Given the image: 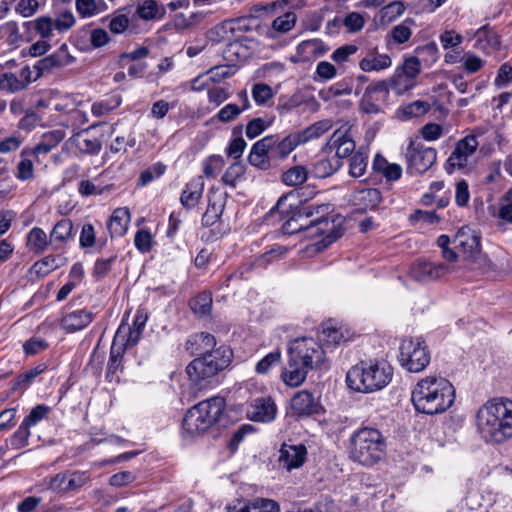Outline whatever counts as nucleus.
<instances>
[{
	"label": "nucleus",
	"instance_id": "obj_1",
	"mask_svg": "<svg viewBox=\"0 0 512 512\" xmlns=\"http://www.w3.org/2000/svg\"><path fill=\"white\" fill-rule=\"evenodd\" d=\"M411 401L416 411L436 415L448 410L455 401L452 383L441 376L420 379L412 389Z\"/></svg>",
	"mask_w": 512,
	"mask_h": 512
},
{
	"label": "nucleus",
	"instance_id": "obj_2",
	"mask_svg": "<svg viewBox=\"0 0 512 512\" xmlns=\"http://www.w3.org/2000/svg\"><path fill=\"white\" fill-rule=\"evenodd\" d=\"M476 427L486 442L502 443L512 437V401L501 398L486 402L477 412Z\"/></svg>",
	"mask_w": 512,
	"mask_h": 512
},
{
	"label": "nucleus",
	"instance_id": "obj_3",
	"mask_svg": "<svg viewBox=\"0 0 512 512\" xmlns=\"http://www.w3.org/2000/svg\"><path fill=\"white\" fill-rule=\"evenodd\" d=\"M331 211L330 204L305 203L297 207L293 215L282 226L283 232L293 234L298 231H308L311 236L327 234L328 243L333 242L340 233L333 231V220L328 214Z\"/></svg>",
	"mask_w": 512,
	"mask_h": 512
},
{
	"label": "nucleus",
	"instance_id": "obj_4",
	"mask_svg": "<svg viewBox=\"0 0 512 512\" xmlns=\"http://www.w3.org/2000/svg\"><path fill=\"white\" fill-rule=\"evenodd\" d=\"M393 375L392 367L385 361H361L346 374L349 389L358 393H371L386 387Z\"/></svg>",
	"mask_w": 512,
	"mask_h": 512
},
{
	"label": "nucleus",
	"instance_id": "obj_5",
	"mask_svg": "<svg viewBox=\"0 0 512 512\" xmlns=\"http://www.w3.org/2000/svg\"><path fill=\"white\" fill-rule=\"evenodd\" d=\"M385 449V437L376 428H359L350 437L349 456L361 465L377 463L384 456Z\"/></svg>",
	"mask_w": 512,
	"mask_h": 512
},
{
	"label": "nucleus",
	"instance_id": "obj_6",
	"mask_svg": "<svg viewBox=\"0 0 512 512\" xmlns=\"http://www.w3.org/2000/svg\"><path fill=\"white\" fill-rule=\"evenodd\" d=\"M223 397H212L190 408L183 419L182 428L190 436L204 433L216 424L225 409Z\"/></svg>",
	"mask_w": 512,
	"mask_h": 512
},
{
	"label": "nucleus",
	"instance_id": "obj_7",
	"mask_svg": "<svg viewBox=\"0 0 512 512\" xmlns=\"http://www.w3.org/2000/svg\"><path fill=\"white\" fill-rule=\"evenodd\" d=\"M232 352L227 347H219L215 351L195 358L186 367L189 379L200 384L202 381L216 376L231 362Z\"/></svg>",
	"mask_w": 512,
	"mask_h": 512
},
{
	"label": "nucleus",
	"instance_id": "obj_8",
	"mask_svg": "<svg viewBox=\"0 0 512 512\" xmlns=\"http://www.w3.org/2000/svg\"><path fill=\"white\" fill-rule=\"evenodd\" d=\"M76 24V17L70 9L58 11L55 17L40 16L32 21L24 22L25 27H33L42 39H52L56 35L65 34Z\"/></svg>",
	"mask_w": 512,
	"mask_h": 512
},
{
	"label": "nucleus",
	"instance_id": "obj_9",
	"mask_svg": "<svg viewBox=\"0 0 512 512\" xmlns=\"http://www.w3.org/2000/svg\"><path fill=\"white\" fill-rule=\"evenodd\" d=\"M430 352L421 338H405L399 347L400 365L411 373L423 371L430 363Z\"/></svg>",
	"mask_w": 512,
	"mask_h": 512
},
{
	"label": "nucleus",
	"instance_id": "obj_10",
	"mask_svg": "<svg viewBox=\"0 0 512 512\" xmlns=\"http://www.w3.org/2000/svg\"><path fill=\"white\" fill-rule=\"evenodd\" d=\"M289 356L309 370L326 368L324 350L313 338H300L290 343Z\"/></svg>",
	"mask_w": 512,
	"mask_h": 512
},
{
	"label": "nucleus",
	"instance_id": "obj_11",
	"mask_svg": "<svg viewBox=\"0 0 512 512\" xmlns=\"http://www.w3.org/2000/svg\"><path fill=\"white\" fill-rule=\"evenodd\" d=\"M479 147L476 134H469L460 139L452 153L444 164V169L448 174L456 171H462L469 165V158L476 152Z\"/></svg>",
	"mask_w": 512,
	"mask_h": 512
},
{
	"label": "nucleus",
	"instance_id": "obj_12",
	"mask_svg": "<svg viewBox=\"0 0 512 512\" xmlns=\"http://www.w3.org/2000/svg\"><path fill=\"white\" fill-rule=\"evenodd\" d=\"M407 171L411 175L422 174L429 170L435 163L437 151L435 148L426 147L421 143L411 142L406 154Z\"/></svg>",
	"mask_w": 512,
	"mask_h": 512
},
{
	"label": "nucleus",
	"instance_id": "obj_13",
	"mask_svg": "<svg viewBox=\"0 0 512 512\" xmlns=\"http://www.w3.org/2000/svg\"><path fill=\"white\" fill-rule=\"evenodd\" d=\"M421 71V63L418 57H410L406 59L402 65V72L396 73L391 79V91L397 95H402L406 91L412 89L415 85L414 79Z\"/></svg>",
	"mask_w": 512,
	"mask_h": 512
},
{
	"label": "nucleus",
	"instance_id": "obj_14",
	"mask_svg": "<svg viewBox=\"0 0 512 512\" xmlns=\"http://www.w3.org/2000/svg\"><path fill=\"white\" fill-rule=\"evenodd\" d=\"M90 480L86 471H65L51 477L48 489L56 493H68L83 487Z\"/></svg>",
	"mask_w": 512,
	"mask_h": 512
},
{
	"label": "nucleus",
	"instance_id": "obj_15",
	"mask_svg": "<svg viewBox=\"0 0 512 512\" xmlns=\"http://www.w3.org/2000/svg\"><path fill=\"white\" fill-rule=\"evenodd\" d=\"M450 266L443 263H434L426 260H417L412 264L409 275L416 281L428 282L437 280L451 273Z\"/></svg>",
	"mask_w": 512,
	"mask_h": 512
},
{
	"label": "nucleus",
	"instance_id": "obj_16",
	"mask_svg": "<svg viewBox=\"0 0 512 512\" xmlns=\"http://www.w3.org/2000/svg\"><path fill=\"white\" fill-rule=\"evenodd\" d=\"M266 137L269 142L271 155L274 161L286 159L298 146H300L295 132H291L285 136H281L280 134H271Z\"/></svg>",
	"mask_w": 512,
	"mask_h": 512
},
{
	"label": "nucleus",
	"instance_id": "obj_17",
	"mask_svg": "<svg viewBox=\"0 0 512 512\" xmlns=\"http://www.w3.org/2000/svg\"><path fill=\"white\" fill-rule=\"evenodd\" d=\"M147 319L148 317L143 311L137 310L132 326L121 323L114 337L117 341H123L126 345L133 347L138 343Z\"/></svg>",
	"mask_w": 512,
	"mask_h": 512
},
{
	"label": "nucleus",
	"instance_id": "obj_18",
	"mask_svg": "<svg viewBox=\"0 0 512 512\" xmlns=\"http://www.w3.org/2000/svg\"><path fill=\"white\" fill-rule=\"evenodd\" d=\"M246 414L254 422L268 423L275 419L277 406L271 397L256 398L248 406Z\"/></svg>",
	"mask_w": 512,
	"mask_h": 512
},
{
	"label": "nucleus",
	"instance_id": "obj_19",
	"mask_svg": "<svg viewBox=\"0 0 512 512\" xmlns=\"http://www.w3.org/2000/svg\"><path fill=\"white\" fill-rule=\"evenodd\" d=\"M328 51V47L320 39H310L300 42L296 46V52L290 57L292 63L311 62Z\"/></svg>",
	"mask_w": 512,
	"mask_h": 512
},
{
	"label": "nucleus",
	"instance_id": "obj_20",
	"mask_svg": "<svg viewBox=\"0 0 512 512\" xmlns=\"http://www.w3.org/2000/svg\"><path fill=\"white\" fill-rule=\"evenodd\" d=\"M355 149V142L344 131H335L323 148L324 154H332L340 161L349 156Z\"/></svg>",
	"mask_w": 512,
	"mask_h": 512
},
{
	"label": "nucleus",
	"instance_id": "obj_21",
	"mask_svg": "<svg viewBox=\"0 0 512 512\" xmlns=\"http://www.w3.org/2000/svg\"><path fill=\"white\" fill-rule=\"evenodd\" d=\"M291 409L298 416L315 415L323 410L319 400L307 390L299 391L292 397Z\"/></svg>",
	"mask_w": 512,
	"mask_h": 512
},
{
	"label": "nucleus",
	"instance_id": "obj_22",
	"mask_svg": "<svg viewBox=\"0 0 512 512\" xmlns=\"http://www.w3.org/2000/svg\"><path fill=\"white\" fill-rule=\"evenodd\" d=\"M454 244L467 258H474L480 252V237L470 227H462L454 238Z\"/></svg>",
	"mask_w": 512,
	"mask_h": 512
},
{
	"label": "nucleus",
	"instance_id": "obj_23",
	"mask_svg": "<svg viewBox=\"0 0 512 512\" xmlns=\"http://www.w3.org/2000/svg\"><path fill=\"white\" fill-rule=\"evenodd\" d=\"M248 161L252 166L264 171L273 167V163L275 161L271 155L269 142L266 136L252 145L248 155Z\"/></svg>",
	"mask_w": 512,
	"mask_h": 512
},
{
	"label": "nucleus",
	"instance_id": "obj_24",
	"mask_svg": "<svg viewBox=\"0 0 512 512\" xmlns=\"http://www.w3.org/2000/svg\"><path fill=\"white\" fill-rule=\"evenodd\" d=\"M307 455V449L303 444H283L280 449L279 462L288 471L297 469L303 465Z\"/></svg>",
	"mask_w": 512,
	"mask_h": 512
},
{
	"label": "nucleus",
	"instance_id": "obj_25",
	"mask_svg": "<svg viewBox=\"0 0 512 512\" xmlns=\"http://www.w3.org/2000/svg\"><path fill=\"white\" fill-rule=\"evenodd\" d=\"M94 316L93 312L86 309L71 311L63 315L60 326L66 332L74 333L87 327L93 321Z\"/></svg>",
	"mask_w": 512,
	"mask_h": 512
},
{
	"label": "nucleus",
	"instance_id": "obj_26",
	"mask_svg": "<svg viewBox=\"0 0 512 512\" xmlns=\"http://www.w3.org/2000/svg\"><path fill=\"white\" fill-rule=\"evenodd\" d=\"M216 339L212 334L201 332L191 335L186 341V350L199 357L215 351Z\"/></svg>",
	"mask_w": 512,
	"mask_h": 512
},
{
	"label": "nucleus",
	"instance_id": "obj_27",
	"mask_svg": "<svg viewBox=\"0 0 512 512\" xmlns=\"http://www.w3.org/2000/svg\"><path fill=\"white\" fill-rule=\"evenodd\" d=\"M130 219L131 215L127 207L116 208L107 223V229L110 236L114 238L121 237L126 234Z\"/></svg>",
	"mask_w": 512,
	"mask_h": 512
},
{
	"label": "nucleus",
	"instance_id": "obj_28",
	"mask_svg": "<svg viewBox=\"0 0 512 512\" xmlns=\"http://www.w3.org/2000/svg\"><path fill=\"white\" fill-rule=\"evenodd\" d=\"M204 185L202 176L192 178L181 193V204L187 209L195 207L203 195Z\"/></svg>",
	"mask_w": 512,
	"mask_h": 512
},
{
	"label": "nucleus",
	"instance_id": "obj_29",
	"mask_svg": "<svg viewBox=\"0 0 512 512\" xmlns=\"http://www.w3.org/2000/svg\"><path fill=\"white\" fill-rule=\"evenodd\" d=\"M392 60L388 54L378 53L376 49H371L360 60L359 68L363 72H380L391 66Z\"/></svg>",
	"mask_w": 512,
	"mask_h": 512
},
{
	"label": "nucleus",
	"instance_id": "obj_30",
	"mask_svg": "<svg viewBox=\"0 0 512 512\" xmlns=\"http://www.w3.org/2000/svg\"><path fill=\"white\" fill-rule=\"evenodd\" d=\"M228 512H280L278 502L268 498H255L245 502H239Z\"/></svg>",
	"mask_w": 512,
	"mask_h": 512
},
{
	"label": "nucleus",
	"instance_id": "obj_31",
	"mask_svg": "<svg viewBox=\"0 0 512 512\" xmlns=\"http://www.w3.org/2000/svg\"><path fill=\"white\" fill-rule=\"evenodd\" d=\"M309 369L289 356L287 365L283 368L281 378L289 387H298L306 379Z\"/></svg>",
	"mask_w": 512,
	"mask_h": 512
},
{
	"label": "nucleus",
	"instance_id": "obj_32",
	"mask_svg": "<svg viewBox=\"0 0 512 512\" xmlns=\"http://www.w3.org/2000/svg\"><path fill=\"white\" fill-rule=\"evenodd\" d=\"M391 90L386 82H378L374 86H369L360 102V109L366 114H377L380 112V106L374 102V94L381 93L386 96L388 91Z\"/></svg>",
	"mask_w": 512,
	"mask_h": 512
},
{
	"label": "nucleus",
	"instance_id": "obj_33",
	"mask_svg": "<svg viewBox=\"0 0 512 512\" xmlns=\"http://www.w3.org/2000/svg\"><path fill=\"white\" fill-rule=\"evenodd\" d=\"M241 20H227L213 26L207 32V38L210 42L220 43L229 41L235 30L242 29Z\"/></svg>",
	"mask_w": 512,
	"mask_h": 512
},
{
	"label": "nucleus",
	"instance_id": "obj_34",
	"mask_svg": "<svg viewBox=\"0 0 512 512\" xmlns=\"http://www.w3.org/2000/svg\"><path fill=\"white\" fill-rule=\"evenodd\" d=\"M65 264V258L60 255H48L36 261L29 270L31 277L35 275L37 279L43 278L52 271Z\"/></svg>",
	"mask_w": 512,
	"mask_h": 512
},
{
	"label": "nucleus",
	"instance_id": "obj_35",
	"mask_svg": "<svg viewBox=\"0 0 512 512\" xmlns=\"http://www.w3.org/2000/svg\"><path fill=\"white\" fill-rule=\"evenodd\" d=\"M129 347L130 346L126 345V343L123 341H117L116 337H114L110 349L109 361L106 368V378L112 380L113 376L122 369L123 353L125 349Z\"/></svg>",
	"mask_w": 512,
	"mask_h": 512
},
{
	"label": "nucleus",
	"instance_id": "obj_36",
	"mask_svg": "<svg viewBox=\"0 0 512 512\" xmlns=\"http://www.w3.org/2000/svg\"><path fill=\"white\" fill-rule=\"evenodd\" d=\"M73 223L69 219H61L58 221L50 233V246L54 249H60L66 241L71 237Z\"/></svg>",
	"mask_w": 512,
	"mask_h": 512
},
{
	"label": "nucleus",
	"instance_id": "obj_37",
	"mask_svg": "<svg viewBox=\"0 0 512 512\" xmlns=\"http://www.w3.org/2000/svg\"><path fill=\"white\" fill-rule=\"evenodd\" d=\"M475 38V48L485 53L497 49L500 45L498 36L488 26L479 28L475 33Z\"/></svg>",
	"mask_w": 512,
	"mask_h": 512
},
{
	"label": "nucleus",
	"instance_id": "obj_38",
	"mask_svg": "<svg viewBox=\"0 0 512 512\" xmlns=\"http://www.w3.org/2000/svg\"><path fill=\"white\" fill-rule=\"evenodd\" d=\"M15 61H7L3 66H0V90L7 93H15L24 89V83L20 82L19 77L12 73L3 71L5 67H12Z\"/></svg>",
	"mask_w": 512,
	"mask_h": 512
},
{
	"label": "nucleus",
	"instance_id": "obj_39",
	"mask_svg": "<svg viewBox=\"0 0 512 512\" xmlns=\"http://www.w3.org/2000/svg\"><path fill=\"white\" fill-rule=\"evenodd\" d=\"M332 124L329 120H322L313 123L303 130L295 131L300 145L321 137L324 133L330 130Z\"/></svg>",
	"mask_w": 512,
	"mask_h": 512
},
{
	"label": "nucleus",
	"instance_id": "obj_40",
	"mask_svg": "<svg viewBox=\"0 0 512 512\" xmlns=\"http://www.w3.org/2000/svg\"><path fill=\"white\" fill-rule=\"evenodd\" d=\"M342 166V161L332 154H326V157L320 158L313 164L312 173L317 178H326L335 173Z\"/></svg>",
	"mask_w": 512,
	"mask_h": 512
},
{
	"label": "nucleus",
	"instance_id": "obj_41",
	"mask_svg": "<svg viewBox=\"0 0 512 512\" xmlns=\"http://www.w3.org/2000/svg\"><path fill=\"white\" fill-rule=\"evenodd\" d=\"M353 201L363 210H372L378 206L381 201V193L376 188H367L355 192Z\"/></svg>",
	"mask_w": 512,
	"mask_h": 512
},
{
	"label": "nucleus",
	"instance_id": "obj_42",
	"mask_svg": "<svg viewBox=\"0 0 512 512\" xmlns=\"http://www.w3.org/2000/svg\"><path fill=\"white\" fill-rule=\"evenodd\" d=\"M136 12L145 21L160 20L165 16L166 8L156 0H144L138 5Z\"/></svg>",
	"mask_w": 512,
	"mask_h": 512
},
{
	"label": "nucleus",
	"instance_id": "obj_43",
	"mask_svg": "<svg viewBox=\"0 0 512 512\" xmlns=\"http://www.w3.org/2000/svg\"><path fill=\"white\" fill-rule=\"evenodd\" d=\"M26 245L28 249L36 254H42L50 245L47 234L42 228L33 227L26 236Z\"/></svg>",
	"mask_w": 512,
	"mask_h": 512
},
{
	"label": "nucleus",
	"instance_id": "obj_44",
	"mask_svg": "<svg viewBox=\"0 0 512 512\" xmlns=\"http://www.w3.org/2000/svg\"><path fill=\"white\" fill-rule=\"evenodd\" d=\"M75 9L78 15L83 18H92L107 10L104 0H75Z\"/></svg>",
	"mask_w": 512,
	"mask_h": 512
},
{
	"label": "nucleus",
	"instance_id": "obj_45",
	"mask_svg": "<svg viewBox=\"0 0 512 512\" xmlns=\"http://www.w3.org/2000/svg\"><path fill=\"white\" fill-rule=\"evenodd\" d=\"M65 137L62 130H52L42 135L39 143L33 148L32 153L35 155H43L49 153L55 148Z\"/></svg>",
	"mask_w": 512,
	"mask_h": 512
},
{
	"label": "nucleus",
	"instance_id": "obj_46",
	"mask_svg": "<svg viewBox=\"0 0 512 512\" xmlns=\"http://www.w3.org/2000/svg\"><path fill=\"white\" fill-rule=\"evenodd\" d=\"M288 247L282 245H274L270 250L258 256L253 265L257 268H266L268 265L282 260L287 252Z\"/></svg>",
	"mask_w": 512,
	"mask_h": 512
},
{
	"label": "nucleus",
	"instance_id": "obj_47",
	"mask_svg": "<svg viewBox=\"0 0 512 512\" xmlns=\"http://www.w3.org/2000/svg\"><path fill=\"white\" fill-rule=\"evenodd\" d=\"M87 122V112L77 107L67 110V112L63 114L61 120L62 125L71 129L72 132L80 129Z\"/></svg>",
	"mask_w": 512,
	"mask_h": 512
},
{
	"label": "nucleus",
	"instance_id": "obj_48",
	"mask_svg": "<svg viewBox=\"0 0 512 512\" xmlns=\"http://www.w3.org/2000/svg\"><path fill=\"white\" fill-rule=\"evenodd\" d=\"M0 41L12 47H18L22 41L17 22L7 21L0 25Z\"/></svg>",
	"mask_w": 512,
	"mask_h": 512
},
{
	"label": "nucleus",
	"instance_id": "obj_49",
	"mask_svg": "<svg viewBox=\"0 0 512 512\" xmlns=\"http://www.w3.org/2000/svg\"><path fill=\"white\" fill-rule=\"evenodd\" d=\"M415 26L416 23L414 19L406 18L391 29L389 36L396 44L406 43L411 38L412 28Z\"/></svg>",
	"mask_w": 512,
	"mask_h": 512
},
{
	"label": "nucleus",
	"instance_id": "obj_50",
	"mask_svg": "<svg viewBox=\"0 0 512 512\" xmlns=\"http://www.w3.org/2000/svg\"><path fill=\"white\" fill-rule=\"evenodd\" d=\"M275 116L256 117L250 120L245 129V134L249 139H254L261 135L265 130L273 125Z\"/></svg>",
	"mask_w": 512,
	"mask_h": 512
},
{
	"label": "nucleus",
	"instance_id": "obj_51",
	"mask_svg": "<svg viewBox=\"0 0 512 512\" xmlns=\"http://www.w3.org/2000/svg\"><path fill=\"white\" fill-rule=\"evenodd\" d=\"M46 57L53 71L64 68L75 61V57L70 54L66 44H62L56 51Z\"/></svg>",
	"mask_w": 512,
	"mask_h": 512
},
{
	"label": "nucleus",
	"instance_id": "obj_52",
	"mask_svg": "<svg viewBox=\"0 0 512 512\" xmlns=\"http://www.w3.org/2000/svg\"><path fill=\"white\" fill-rule=\"evenodd\" d=\"M106 243L107 239L96 240L95 228L91 223H85L82 226L79 236V245L81 248L86 249L97 245L99 249H102L106 246Z\"/></svg>",
	"mask_w": 512,
	"mask_h": 512
},
{
	"label": "nucleus",
	"instance_id": "obj_53",
	"mask_svg": "<svg viewBox=\"0 0 512 512\" xmlns=\"http://www.w3.org/2000/svg\"><path fill=\"white\" fill-rule=\"evenodd\" d=\"M308 177V171L305 166L298 165L291 167L282 174V182L287 186H298L303 184Z\"/></svg>",
	"mask_w": 512,
	"mask_h": 512
},
{
	"label": "nucleus",
	"instance_id": "obj_54",
	"mask_svg": "<svg viewBox=\"0 0 512 512\" xmlns=\"http://www.w3.org/2000/svg\"><path fill=\"white\" fill-rule=\"evenodd\" d=\"M192 311L199 316H206L211 312L212 295L210 292L204 291L199 293L190 301Z\"/></svg>",
	"mask_w": 512,
	"mask_h": 512
},
{
	"label": "nucleus",
	"instance_id": "obj_55",
	"mask_svg": "<svg viewBox=\"0 0 512 512\" xmlns=\"http://www.w3.org/2000/svg\"><path fill=\"white\" fill-rule=\"evenodd\" d=\"M245 175V166L241 162H234L231 164L225 171L222 176V182L235 188L239 182L244 179Z\"/></svg>",
	"mask_w": 512,
	"mask_h": 512
},
{
	"label": "nucleus",
	"instance_id": "obj_56",
	"mask_svg": "<svg viewBox=\"0 0 512 512\" xmlns=\"http://www.w3.org/2000/svg\"><path fill=\"white\" fill-rule=\"evenodd\" d=\"M405 11V5L401 1H393L384 6L380 12V22L389 24L399 18Z\"/></svg>",
	"mask_w": 512,
	"mask_h": 512
},
{
	"label": "nucleus",
	"instance_id": "obj_57",
	"mask_svg": "<svg viewBox=\"0 0 512 512\" xmlns=\"http://www.w3.org/2000/svg\"><path fill=\"white\" fill-rule=\"evenodd\" d=\"M296 21L297 16L294 12H286L273 20L271 28L274 32L287 33L294 28Z\"/></svg>",
	"mask_w": 512,
	"mask_h": 512
},
{
	"label": "nucleus",
	"instance_id": "obj_58",
	"mask_svg": "<svg viewBox=\"0 0 512 512\" xmlns=\"http://www.w3.org/2000/svg\"><path fill=\"white\" fill-rule=\"evenodd\" d=\"M251 95L259 106L266 105L274 96L272 88L265 83H256L252 86Z\"/></svg>",
	"mask_w": 512,
	"mask_h": 512
},
{
	"label": "nucleus",
	"instance_id": "obj_59",
	"mask_svg": "<svg viewBox=\"0 0 512 512\" xmlns=\"http://www.w3.org/2000/svg\"><path fill=\"white\" fill-rule=\"evenodd\" d=\"M203 174L207 178H215L223 169L225 163L220 155H212L206 158L203 163Z\"/></svg>",
	"mask_w": 512,
	"mask_h": 512
},
{
	"label": "nucleus",
	"instance_id": "obj_60",
	"mask_svg": "<svg viewBox=\"0 0 512 512\" xmlns=\"http://www.w3.org/2000/svg\"><path fill=\"white\" fill-rule=\"evenodd\" d=\"M320 340L327 346H334L345 341L342 331L331 325H325L320 333Z\"/></svg>",
	"mask_w": 512,
	"mask_h": 512
},
{
	"label": "nucleus",
	"instance_id": "obj_61",
	"mask_svg": "<svg viewBox=\"0 0 512 512\" xmlns=\"http://www.w3.org/2000/svg\"><path fill=\"white\" fill-rule=\"evenodd\" d=\"M30 435V428L24 423H21L9 439L11 447L14 449H21L26 447L29 443Z\"/></svg>",
	"mask_w": 512,
	"mask_h": 512
},
{
	"label": "nucleus",
	"instance_id": "obj_62",
	"mask_svg": "<svg viewBox=\"0 0 512 512\" xmlns=\"http://www.w3.org/2000/svg\"><path fill=\"white\" fill-rule=\"evenodd\" d=\"M486 61L472 52H466L462 56V68L468 74H474L480 71Z\"/></svg>",
	"mask_w": 512,
	"mask_h": 512
},
{
	"label": "nucleus",
	"instance_id": "obj_63",
	"mask_svg": "<svg viewBox=\"0 0 512 512\" xmlns=\"http://www.w3.org/2000/svg\"><path fill=\"white\" fill-rule=\"evenodd\" d=\"M367 159V154L364 152L358 151L353 154L350 160V175L356 178L361 177L366 171Z\"/></svg>",
	"mask_w": 512,
	"mask_h": 512
},
{
	"label": "nucleus",
	"instance_id": "obj_64",
	"mask_svg": "<svg viewBox=\"0 0 512 512\" xmlns=\"http://www.w3.org/2000/svg\"><path fill=\"white\" fill-rule=\"evenodd\" d=\"M281 360L280 351L276 350L268 353L265 357H263L260 361L257 362L255 366V371L258 374L265 375L270 369L278 364Z\"/></svg>",
	"mask_w": 512,
	"mask_h": 512
}]
</instances>
